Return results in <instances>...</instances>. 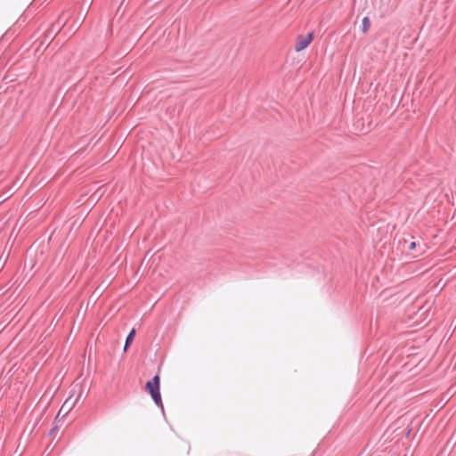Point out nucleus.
<instances>
[{
    "mask_svg": "<svg viewBox=\"0 0 456 456\" xmlns=\"http://www.w3.org/2000/svg\"><path fill=\"white\" fill-rule=\"evenodd\" d=\"M144 390L151 395L154 403L164 411V406L160 395V377L157 373L152 379L148 380L145 384Z\"/></svg>",
    "mask_w": 456,
    "mask_h": 456,
    "instance_id": "obj_1",
    "label": "nucleus"
},
{
    "mask_svg": "<svg viewBox=\"0 0 456 456\" xmlns=\"http://www.w3.org/2000/svg\"><path fill=\"white\" fill-rule=\"evenodd\" d=\"M80 397V394H78L75 398L74 395H69L66 401L61 405L60 411H58L54 420H57L58 419H63L65 418L69 412L73 409V407L77 403L78 399Z\"/></svg>",
    "mask_w": 456,
    "mask_h": 456,
    "instance_id": "obj_2",
    "label": "nucleus"
},
{
    "mask_svg": "<svg viewBox=\"0 0 456 456\" xmlns=\"http://www.w3.org/2000/svg\"><path fill=\"white\" fill-rule=\"evenodd\" d=\"M314 38V33L309 32L306 35H298L296 39L295 51L301 52L306 49Z\"/></svg>",
    "mask_w": 456,
    "mask_h": 456,
    "instance_id": "obj_3",
    "label": "nucleus"
},
{
    "mask_svg": "<svg viewBox=\"0 0 456 456\" xmlns=\"http://www.w3.org/2000/svg\"><path fill=\"white\" fill-rule=\"evenodd\" d=\"M136 334V330L134 328H133L128 335L126 338L125 345H124V352H126V350L130 347L131 344L133 343L134 337Z\"/></svg>",
    "mask_w": 456,
    "mask_h": 456,
    "instance_id": "obj_4",
    "label": "nucleus"
},
{
    "mask_svg": "<svg viewBox=\"0 0 456 456\" xmlns=\"http://www.w3.org/2000/svg\"><path fill=\"white\" fill-rule=\"evenodd\" d=\"M370 28V20L368 16H365L362 20V33L366 34Z\"/></svg>",
    "mask_w": 456,
    "mask_h": 456,
    "instance_id": "obj_5",
    "label": "nucleus"
},
{
    "mask_svg": "<svg viewBox=\"0 0 456 456\" xmlns=\"http://www.w3.org/2000/svg\"><path fill=\"white\" fill-rule=\"evenodd\" d=\"M61 27L58 26L56 28H54V24L52 25L51 29L47 32L45 35L46 37L52 36V33L55 32V35H57L60 32Z\"/></svg>",
    "mask_w": 456,
    "mask_h": 456,
    "instance_id": "obj_6",
    "label": "nucleus"
},
{
    "mask_svg": "<svg viewBox=\"0 0 456 456\" xmlns=\"http://www.w3.org/2000/svg\"><path fill=\"white\" fill-rule=\"evenodd\" d=\"M417 247V243L415 241H411L410 244H409V249L410 250H414Z\"/></svg>",
    "mask_w": 456,
    "mask_h": 456,
    "instance_id": "obj_7",
    "label": "nucleus"
},
{
    "mask_svg": "<svg viewBox=\"0 0 456 456\" xmlns=\"http://www.w3.org/2000/svg\"><path fill=\"white\" fill-rule=\"evenodd\" d=\"M58 429V427L55 426L54 428H53L50 431H49V436L53 435L56 430Z\"/></svg>",
    "mask_w": 456,
    "mask_h": 456,
    "instance_id": "obj_8",
    "label": "nucleus"
},
{
    "mask_svg": "<svg viewBox=\"0 0 456 456\" xmlns=\"http://www.w3.org/2000/svg\"><path fill=\"white\" fill-rule=\"evenodd\" d=\"M55 36H56L55 34L53 35V37H51V40H53V37H55Z\"/></svg>",
    "mask_w": 456,
    "mask_h": 456,
    "instance_id": "obj_9",
    "label": "nucleus"
},
{
    "mask_svg": "<svg viewBox=\"0 0 456 456\" xmlns=\"http://www.w3.org/2000/svg\"><path fill=\"white\" fill-rule=\"evenodd\" d=\"M55 36H56L55 34L53 35V37H51V40H53V37H55Z\"/></svg>",
    "mask_w": 456,
    "mask_h": 456,
    "instance_id": "obj_10",
    "label": "nucleus"
}]
</instances>
